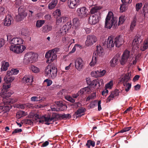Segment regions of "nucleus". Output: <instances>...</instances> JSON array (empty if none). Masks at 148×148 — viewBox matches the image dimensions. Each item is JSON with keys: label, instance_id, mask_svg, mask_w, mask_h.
I'll list each match as a JSON object with an SVG mask.
<instances>
[{"label": "nucleus", "instance_id": "obj_55", "mask_svg": "<svg viewBox=\"0 0 148 148\" xmlns=\"http://www.w3.org/2000/svg\"><path fill=\"white\" fill-rule=\"evenodd\" d=\"M123 85L125 87V90L126 92L129 91L131 87V84L130 83L125 84H123Z\"/></svg>", "mask_w": 148, "mask_h": 148}, {"label": "nucleus", "instance_id": "obj_38", "mask_svg": "<svg viewBox=\"0 0 148 148\" xmlns=\"http://www.w3.org/2000/svg\"><path fill=\"white\" fill-rule=\"evenodd\" d=\"M27 114V112H25L23 111H20L17 113L16 116L18 119H19L21 117L26 116Z\"/></svg>", "mask_w": 148, "mask_h": 148}, {"label": "nucleus", "instance_id": "obj_40", "mask_svg": "<svg viewBox=\"0 0 148 148\" xmlns=\"http://www.w3.org/2000/svg\"><path fill=\"white\" fill-rule=\"evenodd\" d=\"M52 29V26L50 25H45L42 27V31L44 33H46L51 31Z\"/></svg>", "mask_w": 148, "mask_h": 148}, {"label": "nucleus", "instance_id": "obj_20", "mask_svg": "<svg viewBox=\"0 0 148 148\" xmlns=\"http://www.w3.org/2000/svg\"><path fill=\"white\" fill-rule=\"evenodd\" d=\"M13 22V19L12 16L9 15H7L5 19L4 25L5 26H10Z\"/></svg>", "mask_w": 148, "mask_h": 148}, {"label": "nucleus", "instance_id": "obj_58", "mask_svg": "<svg viewBox=\"0 0 148 148\" xmlns=\"http://www.w3.org/2000/svg\"><path fill=\"white\" fill-rule=\"evenodd\" d=\"M120 11L121 12H123L125 11L127 9V7L125 5V4L122 3L120 6Z\"/></svg>", "mask_w": 148, "mask_h": 148}, {"label": "nucleus", "instance_id": "obj_7", "mask_svg": "<svg viewBox=\"0 0 148 148\" xmlns=\"http://www.w3.org/2000/svg\"><path fill=\"white\" fill-rule=\"evenodd\" d=\"M77 15L81 18H84L88 15V10L85 7L78 8L76 11Z\"/></svg>", "mask_w": 148, "mask_h": 148}, {"label": "nucleus", "instance_id": "obj_17", "mask_svg": "<svg viewBox=\"0 0 148 148\" xmlns=\"http://www.w3.org/2000/svg\"><path fill=\"white\" fill-rule=\"evenodd\" d=\"M23 40L20 37L14 38L11 40L10 43L14 45H16L23 44Z\"/></svg>", "mask_w": 148, "mask_h": 148}, {"label": "nucleus", "instance_id": "obj_18", "mask_svg": "<svg viewBox=\"0 0 148 148\" xmlns=\"http://www.w3.org/2000/svg\"><path fill=\"white\" fill-rule=\"evenodd\" d=\"M115 44L116 47H119L124 42V40L121 36L116 37L114 39Z\"/></svg>", "mask_w": 148, "mask_h": 148}, {"label": "nucleus", "instance_id": "obj_52", "mask_svg": "<svg viewBox=\"0 0 148 148\" xmlns=\"http://www.w3.org/2000/svg\"><path fill=\"white\" fill-rule=\"evenodd\" d=\"M113 85V82L112 81H110L109 82L107 83L105 86V88L111 89Z\"/></svg>", "mask_w": 148, "mask_h": 148}, {"label": "nucleus", "instance_id": "obj_37", "mask_svg": "<svg viewBox=\"0 0 148 148\" xmlns=\"http://www.w3.org/2000/svg\"><path fill=\"white\" fill-rule=\"evenodd\" d=\"M19 70L17 69H12L10 70H8L7 71L8 75H16L18 74L19 73Z\"/></svg>", "mask_w": 148, "mask_h": 148}, {"label": "nucleus", "instance_id": "obj_39", "mask_svg": "<svg viewBox=\"0 0 148 148\" xmlns=\"http://www.w3.org/2000/svg\"><path fill=\"white\" fill-rule=\"evenodd\" d=\"M27 15V13L26 12H23L19 14V15L16 16V18H18V21H21L25 17H26Z\"/></svg>", "mask_w": 148, "mask_h": 148}, {"label": "nucleus", "instance_id": "obj_26", "mask_svg": "<svg viewBox=\"0 0 148 148\" xmlns=\"http://www.w3.org/2000/svg\"><path fill=\"white\" fill-rule=\"evenodd\" d=\"M84 110L85 109L84 108H81L79 109L74 114L73 116L74 117H75L77 118L81 117L82 115H84Z\"/></svg>", "mask_w": 148, "mask_h": 148}, {"label": "nucleus", "instance_id": "obj_45", "mask_svg": "<svg viewBox=\"0 0 148 148\" xmlns=\"http://www.w3.org/2000/svg\"><path fill=\"white\" fill-rule=\"evenodd\" d=\"M45 21L44 20H39L37 21L36 23V26L37 28L41 27L44 24Z\"/></svg>", "mask_w": 148, "mask_h": 148}, {"label": "nucleus", "instance_id": "obj_1", "mask_svg": "<svg viewBox=\"0 0 148 148\" xmlns=\"http://www.w3.org/2000/svg\"><path fill=\"white\" fill-rule=\"evenodd\" d=\"M117 22V19L114 16L112 12H108L106 18L105 27L110 29L113 25H115Z\"/></svg>", "mask_w": 148, "mask_h": 148}, {"label": "nucleus", "instance_id": "obj_23", "mask_svg": "<svg viewBox=\"0 0 148 148\" xmlns=\"http://www.w3.org/2000/svg\"><path fill=\"white\" fill-rule=\"evenodd\" d=\"M148 48V38L144 40L140 47V49L142 51H144Z\"/></svg>", "mask_w": 148, "mask_h": 148}, {"label": "nucleus", "instance_id": "obj_6", "mask_svg": "<svg viewBox=\"0 0 148 148\" xmlns=\"http://www.w3.org/2000/svg\"><path fill=\"white\" fill-rule=\"evenodd\" d=\"M55 103L54 106H52L51 107L52 111H61L66 109L67 108L66 105L63 104L60 101L56 102Z\"/></svg>", "mask_w": 148, "mask_h": 148}, {"label": "nucleus", "instance_id": "obj_35", "mask_svg": "<svg viewBox=\"0 0 148 148\" xmlns=\"http://www.w3.org/2000/svg\"><path fill=\"white\" fill-rule=\"evenodd\" d=\"M137 20V18L136 16H134L133 18L132 22L131 23L130 30L132 31L134 29V27L136 25V23Z\"/></svg>", "mask_w": 148, "mask_h": 148}, {"label": "nucleus", "instance_id": "obj_33", "mask_svg": "<svg viewBox=\"0 0 148 148\" xmlns=\"http://www.w3.org/2000/svg\"><path fill=\"white\" fill-rule=\"evenodd\" d=\"M57 0H52L48 5V8L50 10H52L53 9L58 3Z\"/></svg>", "mask_w": 148, "mask_h": 148}, {"label": "nucleus", "instance_id": "obj_64", "mask_svg": "<svg viewBox=\"0 0 148 148\" xmlns=\"http://www.w3.org/2000/svg\"><path fill=\"white\" fill-rule=\"evenodd\" d=\"M44 82H46L47 86H50L52 83V81L50 79H47L44 81Z\"/></svg>", "mask_w": 148, "mask_h": 148}, {"label": "nucleus", "instance_id": "obj_19", "mask_svg": "<svg viewBox=\"0 0 148 148\" xmlns=\"http://www.w3.org/2000/svg\"><path fill=\"white\" fill-rule=\"evenodd\" d=\"M92 88L90 86L85 87L81 89L79 91L78 93L79 95H82L86 94H89L91 91Z\"/></svg>", "mask_w": 148, "mask_h": 148}, {"label": "nucleus", "instance_id": "obj_63", "mask_svg": "<svg viewBox=\"0 0 148 148\" xmlns=\"http://www.w3.org/2000/svg\"><path fill=\"white\" fill-rule=\"evenodd\" d=\"M22 34L26 37H28L29 35V32L27 30H24L22 32Z\"/></svg>", "mask_w": 148, "mask_h": 148}, {"label": "nucleus", "instance_id": "obj_46", "mask_svg": "<svg viewBox=\"0 0 148 148\" xmlns=\"http://www.w3.org/2000/svg\"><path fill=\"white\" fill-rule=\"evenodd\" d=\"M73 25L75 27H77L80 25V23L79 19L77 18H75L73 20Z\"/></svg>", "mask_w": 148, "mask_h": 148}, {"label": "nucleus", "instance_id": "obj_43", "mask_svg": "<svg viewBox=\"0 0 148 148\" xmlns=\"http://www.w3.org/2000/svg\"><path fill=\"white\" fill-rule=\"evenodd\" d=\"M143 10L144 16H148V5L147 4L144 5Z\"/></svg>", "mask_w": 148, "mask_h": 148}, {"label": "nucleus", "instance_id": "obj_28", "mask_svg": "<svg viewBox=\"0 0 148 148\" xmlns=\"http://www.w3.org/2000/svg\"><path fill=\"white\" fill-rule=\"evenodd\" d=\"M30 63H32L36 61L37 60L38 55L35 53L30 52Z\"/></svg>", "mask_w": 148, "mask_h": 148}, {"label": "nucleus", "instance_id": "obj_48", "mask_svg": "<svg viewBox=\"0 0 148 148\" xmlns=\"http://www.w3.org/2000/svg\"><path fill=\"white\" fill-rule=\"evenodd\" d=\"M67 31L65 29V28L63 26L58 31V33L60 35L62 36L66 34L67 32Z\"/></svg>", "mask_w": 148, "mask_h": 148}, {"label": "nucleus", "instance_id": "obj_24", "mask_svg": "<svg viewBox=\"0 0 148 148\" xmlns=\"http://www.w3.org/2000/svg\"><path fill=\"white\" fill-rule=\"evenodd\" d=\"M103 80L101 79H97L92 81V85H95L99 88L103 84Z\"/></svg>", "mask_w": 148, "mask_h": 148}, {"label": "nucleus", "instance_id": "obj_44", "mask_svg": "<svg viewBox=\"0 0 148 148\" xmlns=\"http://www.w3.org/2000/svg\"><path fill=\"white\" fill-rule=\"evenodd\" d=\"M100 8L99 7L96 6L92 8L90 10V12L91 14H94V13H96V14H97L98 13V11L100 10Z\"/></svg>", "mask_w": 148, "mask_h": 148}, {"label": "nucleus", "instance_id": "obj_9", "mask_svg": "<svg viewBox=\"0 0 148 148\" xmlns=\"http://www.w3.org/2000/svg\"><path fill=\"white\" fill-rule=\"evenodd\" d=\"M75 66L77 70L79 71H81L84 68V63L81 58H78L76 59L74 62Z\"/></svg>", "mask_w": 148, "mask_h": 148}, {"label": "nucleus", "instance_id": "obj_49", "mask_svg": "<svg viewBox=\"0 0 148 148\" xmlns=\"http://www.w3.org/2000/svg\"><path fill=\"white\" fill-rule=\"evenodd\" d=\"M86 145V147L88 148H90V146H92V147H94L95 145V142L90 140H87Z\"/></svg>", "mask_w": 148, "mask_h": 148}, {"label": "nucleus", "instance_id": "obj_25", "mask_svg": "<svg viewBox=\"0 0 148 148\" xmlns=\"http://www.w3.org/2000/svg\"><path fill=\"white\" fill-rule=\"evenodd\" d=\"M30 52L26 53L24 57L23 63L25 64H28L30 63Z\"/></svg>", "mask_w": 148, "mask_h": 148}, {"label": "nucleus", "instance_id": "obj_51", "mask_svg": "<svg viewBox=\"0 0 148 148\" xmlns=\"http://www.w3.org/2000/svg\"><path fill=\"white\" fill-rule=\"evenodd\" d=\"M72 25L71 22H68L66 24L64 25L63 27L65 28L67 31L70 29L72 27Z\"/></svg>", "mask_w": 148, "mask_h": 148}, {"label": "nucleus", "instance_id": "obj_3", "mask_svg": "<svg viewBox=\"0 0 148 148\" xmlns=\"http://www.w3.org/2000/svg\"><path fill=\"white\" fill-rule=\"evenodd\" d=\"M13 94V92H11L7 90L3 91L1 92L0 95L3 98V101L4 103H3L7 105H10L9 104V103H13L16 101L17 100L16 99H14L10 98H9L11 95ZM11 106H10V108Z\"/></svg>", "mask_w": 148, "mask_h": 148}, {"label": "nucleus", "instance_id": "obj_29", "mask_svg": "<svg viewBox=\"0 0 148 148\" xmlns=\"http://www.w3.org/2000/svg\"><path fill=\"white\" fill-rule=\"evenodd\" d=\"M130 73H129L125 74L123 77L122 78L121 81L123 82V84L127 83V82L130 80Z\"/></svg>", "mask_w": 148, "mask_h": 148}, {"label": "nucleus", "instance_id": "obj_32", "mask_svg": "<svg viewBox=\"0 0 148 148\" xmlns=\"http://www.w3.org/2000/svg\"><path fill=\"white\" fill-rule=\"evenodd\" d=\"M1 65V71H6L9 66V63L5 61L2 62Z\"/></svg>", "mask_w": 148, "mask_h": 148}, {"label": "nucleus", "instance_id": "obj_21", "mask_svg": "<svg viewBox=\"0 0 148 148\" xmlns=\"http://www.w3.org/2000/svg\"><path fill=\"white\" fill-rule=\"evenodd\" d=\"M143 40V38L141 36L139 35L136 36L132 42V45L137 47L138 45L142 42Z\"/></svg>", "mask_w": 148, "mask_h": 148}, {"label": "nucleus", "instance_id": "obj_12", "mask_svg": "<svg viewBox=\"0 0 148 148\" xmlns=\"http://www.w3.org/2000/svg\"><path fill=\"white\" fill-rule=\"evenodd\" d=\"M99 16L96 14L91 15L89 18L88 22L91 25H95L99 21Z\"/></svg>", "mask_w": 148, "mask_h": 148}, {"label": "nucleus", "instance_id": "obj_42", "mask_svg": "<svg viewBox=\"0 0 148 148\" xmlns=\"http://www.w3.org/2000/svg\"><path fill=\"white\" fill-rule=\"evenodd\" d=\"M61 11L60 9H57L54 11L53 13V15L55 18H57L61 16Z\"/></svg>", "mask_w": 148, "mask_h": 148}, {"label": "nucleus", "instance_id": "obj_4", "mask_svg": "<svg viewBox=\"0 0 148 148\" xmlns=\"http://www.w3.org/2000/svg\"><path fill=\"white\" fill-rule=\"evenodd\" d=\"M59 49L55 48L49 51L46 53L45 57L46 58L50 59V62H53L57 58L56 53L59 52Z\"/></svg>", "mask_w": 148, "mask_h": 148}, {"label": "nucleus", "instance_id": "obj_13", "mask_svg": "<svg viewBox=\"0 0 148 148\" xmlns=\"http://www.w3.org/2000/svg\"><path fill=\"white\" fill-rule=\"evenodd\" d=\"M104 43L105 44L104 45L106 47H113L115 45L114 39L112 37L109 36L107 41H105Z\"/></svg>", "mask_w": 148, "mask_h": 148}, {"label": "nucleus", "instance_id": "obj_5", "mask_svg": "<svg viewBox=\"0 0 148 148\" xmlns=\"http://www.w3.org/2000/svg\"><path fill=\"white\" fill-rule=\"evenodd\" d=\"M26 49L23 45H11L10 47V50L14 53L19 54L23 52Z\"/></svg>", "mask_w": 148, "mask_h": 148}, {"label": "nucleus", "instance_id": "obj_59", "mask_svg": "<svg viewBox=\"0 0 148 148\" xmlns=\"http://www.w3.org/2000/svg\"><path fill=\"white\" fill-rule=\"evenodd\" d=\"M98 71L99 77H101L103 76L106 73V71L105 70H98Z\"/></svg>", "mask_w": 148, "mask_h": 148}, {"label": "nucleus", "instance_id": "obj_31", "mask_svg": "<svg viewBox=\"0 0 148 148\" xmlns=\"http://www.w3.org/2000/svg\"><path fill=\"white\" fill-rule=\"evenodd\" d=\"M10 75H8V73L7 72V74L4 78V81L5 82L10 83L14 80V77H10Z\"/></svg>", "mask_w": 148, "mask_h": 148}, {"label": "nucleus", "instance_id": "obj_56", "mask_svg": "<svg viewBox=\"0 0 148 148\" xmlns=\"http://www.w3.org/2000/svg\"><path fill=\"white\" fill-rule=\"evenodd\" d=\"M22 121V123L29 125H31L33 123L32 121L30 119H25L23 120Z\"/></svg>", "mask_w": 148, "mask_h": 148}, {"label": "nucleus", "instance_id": "obj_11", "mask_svg": "<svg viewBox=\"0 0 148 148\" xmlns=\"http://www.w3.org/2000/svg\"><path fill=\"white\" fill-rule=\"evenodd\" d=\"M80 3V0H68L67 6L70 9H73L77 8Z\"/></svg>", "mask_w": 148, "mask_h": 148}, {"label": "nucleus", "instance_id": "obj_50", "mask_svg": "<svg viewBox=\"0 0 148 148\" xmlns=\"http://www.w3.org/2000/svg\"><path fill=\"white\" fill-rule=\"evenodd\" d=\"M29 116L35 120H37L39 118V116L38 114H34V113L31 112L29 114Z\"/></svg>", "mask_w": 148, "mask_h": 148}, {"label": "nucleus", "instance_id": "obj_54", "mask_svg": "<svg viewBox=\"0 0 148 148\" xmlns=\"http://www.w3.org/2000/svg\"><path fill=\"white\" fill-rule=\"evenodd\" d=\"M98 73V70L93 71L91 72V75L92 77L97 78L99 77Z\"/></svg>", "mask_w": 148, "mask_h": 148}, {"label": "nucleus", "instance_id": "obj_41", "mask_svg": "<svg viewBox=\"0 0 148 148\" xmlns=\"http://www.w3.org/2000/svg\"><path fill=\"white\" fill-rule=\"evenodd\" d=\"M29 68L30 70L35 73H38L40 71V70L38 68L33 65L30 66Z\"/></svg>", "mask_w": 148, "mask_h": 148}, {"label": "nucleus", "instance_id": "obj_62", "mask_svg": "<svg viewBox=\"0 0 148 148\" xmlns=\"http://www.w3.org/2000/svg\"><path fill=\"white\" fill-rule=\"evenodd\" d=\"M65 98L67 100L71 102L74 103L75 101V100L74 99H73L71 97L69 96H66Z\"/></svg>", "mask_w": 148, "mask_h": 148}, {"label": "nucleus", "instance_id": "obj_8", "mask_svg": "<svg viewBox=\"0 0 148 148\" xmlns=\"http://www.w3.org/2000/svg\"><path fill=\"white\" fill-rule=\"evenodd\" d=\"M130 57V52L128 50H125L123 52L120 60V63L122 65L125 64Z\"/></svg>", "mask_w": 148, "mask_h": 148}, {"label": "nucleus", "instance_id": "obj_2", "mask_svg": "<svg viewBox=\"0 0 148 148\" xmlns=\"http://www.w3.org/2000/svg\"><path fill=\"white\" fill-rule=\"evenodd\" d=\"M57 69L52 65H48L46 67L45 72V75L51 79H54L57 75Z\"/></svg>", "mask_w": 148, "mask_h": 148}, {"label": "nucleus", "instance_id": "obj_53", "mask_svg": "<svg viewBox=\"0 0 148 148\" xmlns=\"http://www.w3.org/2000/svg\"><path fill=\"white\" fill-rule=\"evenodd\" d=\"M10 84H8V83L5 82L3 86V89L2 91L7 90L10 87Z\"/></svg>", "mask_w": 148, "mask_h": 148}, {"label": "nucleus", "instance_id": "obj_60", "mask_svg": "<svg viewBox=\"0 0 148 148\" xmlns=\"http://www.w3.org/2000/svg\"><path fill=\"white\" fill-rule=\"evenodd\" d=\"M96 97V93L95 92L92 93L91 95L89 96L86 98V101H88L90 99H95Z\"/></svg>", "mask_w": 148, "mask_h": 148}, {"label": "nucleus", "instance_id": "obj_57", "mask_svg": "<svg viewBox=\"0 0 148 148\" xmlns=\"http://www.w3.org/2000/svg\"><path fill=\"white\" fill-rule=\"evenodd\" d=\"M132 128L131 127H124L123 129L120 131L119 132L116 133L117 134L119 133H124L126 132L129 131Z\"/></svg>", "mask_w": 148, "mask_h": 148}, {"label": "nucleus", "instance_id": "obj_27", "mask_svg": "<svg viewBox=\"0 0 148 148\" xmlns=\"http://www.w3.org/2000/svg\"><path fill=\"white\" fill-rule=\"evenodd\" d=\"M66 17L63 16L62 17L57 18L56 19V24L57 25H60L65 22L66 21Z\"/></svg>", "mask_w": 148, "mask_h": 148}, {"label": "nucleus", "instance_id": "obj_34", "mask_svg": "<svg viewBox=\"0 0 148 148\" xmlns=\"http://www.w3.org/2000/svg\"><path fill=\"white\" fill-rule=\"evenodd\" d=\"M118 63V60L116 57L113 58L110 62V65L112 67L115 66Z\"/></svg>", "mask_w": 148, "mask_h": 148}, {"label": "nucleus", "instance_id": "obj_14", "mask_svg": "<svg viewBox=\"0 0 148 148\" xmlns=\"http://www.w3.org/2000/svg\"><path fill=\"white\" fill-rule=\"evenodd\" d=\"M53 119L52 118H51L49 116H42L38 120V122L40 123H45V124L49 125L50 124L49 122L51 121Z\"/></svg>", "mask_w": 148, "mask_h": 148}, {"label": "nucleus", "instance_id": "obj_61", "mask_svg": "<svg viewBox=\"0 0 148 148\" xmlns=\"http://www.w3.org/2000/svg\"><path fill=\"white\" fill-rule=\"evenodd\" d=\"M142 6V3H137L136 4L135 8L136 11H138L141 9Z\"/></svg>", "mask_w": 148, "mask_h": 148}, {"label": "nucleus", "instance_id": "obj_36", "mask_svg": "<svg viewBox=\"0 0 148 148\" xmlns=\"http://www.w3.org/2000/svg\"><path fill=\"white\" fill-rule=\"evenodd\" d=\"M141 55V54L139 53L135 56L134 57H133L132 58L133 61L131 64L134 65L136 64L137 62L140 59Z\"/></svg>", "mask_w": 148, "mask_h": 148}, {"label": "nucleus", "instance_id": "obj_30", "mask_svg": "<svg viewBox=\"0 0 148 148\" xmlns=\"http://www.w3.org/2000/svg\"><path fill=\"white\" fill-rule=\"evenodd\" d=\"M99 59H100L96 56L93 55L92 56V60L89 63L90 66L91 67L94 66L97 63L98 60Z\"/></svg>", "mask_w": 148, "mask_h": 148}, {"label": "nucleus", "instance_id": "obj_10", "mask_svg": "<svg viewBox=\"0 0 148 148\" xmlns=\"http://www.w3.org/2000/svg\"><path fill=\"white\" fill-rule=\"evenodd\" d=\"M97 40V38L94 35H88L85 42L86 46H90L92 45Z\"/></svg>", "mask_w": 148, "mask_h": 148}, {"label": "nucleus", "instance_id": "obj_47", "mask_svg": "<svg viewBox=\"0 0 148 148\" xmlns=\"http://www.w3.org/2000/svg\"><path fill=\"white\" fill-rule=\"evenodd\" d=\"M126 19L125 16L124 15L121 16L119 18V21L118 23V25L123 24Z\"/></svg>", "mask_w": 148, "mask_h": 148}, {"label": "nucleus", "instance_id": "obj_16", "mask_svg": "<svg viewBox=\"0 0 148 148\" xmlns=\"http://www.w3.org/2000/svg\"><path fill=\"white\" fill-rule=\"evenodd\" d=\"M34 77L32 75L25 76L22 79L23 82L27 83V85H31L33 81Z\"/></svg>", "mask_w": 148, "mask_h": 148}, {"label": "nucleus", "instance_id": "obj_15", "mask_svg": "<svg viewBox=\"0 0 148 148\" xmlns=\"http://www.w3.org/2000/svg\"><path fill=\"white\" fill-rule=\"evenodd\" d=\"M104 54L103 49L102 47L100 45L97 46L96 52L95 56L101 59L103 57Z\"/></svg>", "mask_w": 148, "mask_h": 148}, {"label": "nucleus", "instance_id": "obj_22", "mask_svg": "<svg viewBox=\"0 0 148 148\" xmlns=\"http://www.w3.org/2000/svg\"><path fill=\"white\" fill-rule=\"evenodd\" d=\"M10 109V105H7L4 103L0 104V113L4 111V112L9 111Z\"/></svg>", "mask_w": 148, "mask_h": 148}]
</instances>
